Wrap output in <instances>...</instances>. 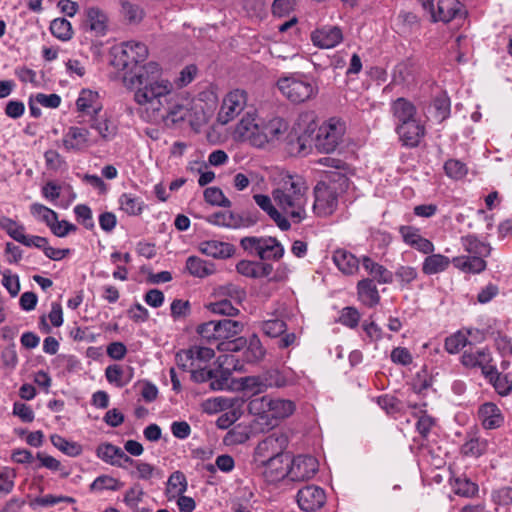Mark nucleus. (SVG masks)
Wrapping results in <instances>:
<instances>
[{
    "instance_id": "nucleus-1",
    "label": "nucleus",
    "mask_w": 512,
    "mask_h": 512,
    "mask_svg": "<svg viewBox=\"0 0 512 512\" xmlns=\"http://www.w3.org/2000/svg\"><path fill=\"white\" fill-rule=\"evenodd\" d=\"M160 68L155 62H149L142 66L139 72L132 76H123L126 86L133 88L137 86L134 94L135 101L139 105L146 106V111H151L150 120H156L163 107V99L170 93L171 84L169 81L159 79Z\"/></svg>"
},
{
    "instance_id": "nucleus-2",
    "label": "nucleus",
    "mask_w": 512,
    "mask_h": 512,
    "mask_svg": "<svg viewBox=\"0 0 512 512\" xmlns=\"http://www.w3.org/2000/svg\"><path fill=\"white\" fill-rule=\"evenodd\" d=\"M288 129L289 124L282 117L259 119L255 110H249L236 125L234 135L253 147L264 148L283 140Z\"/></svg>"
},
{
    "instance_id": "nucleus-3",
    "label": "nucleus",
    "mask_w": 512,
    "mask_h": 512,
    "mask_svg": "<svg viewBox=\"0 0 512 512\" xmlns=\"http://www.w3.org/2000/svg\"><path fill=\"white\" fill-rule=\"evenodd\" d=\"M308 187L302 177L287 175L283 177L272 196L280 212L294 223L302 222L306 214Z\"/></svg>"
},
{
    "instance_id": "nucleus-4",
    "label": "nucleus",
    "mask_w": 512,
    "mask_h": 512,
    "mask_svg": "<svg viewBox=\"0 0 512 512\" xmlns=\"http://www.w3.org/2000/svg\"><path fill=\"white\" fill-rule=\"evenodd\" d=\"M248 411L256 417V422L267 429L275 427L280 420L291 416L295 403L288 399L272 398L269 395L253 398L248 403Z\"/></svg>"
},
{
    "instance_id": "nucleus-5",
    "label": "nucleus",
    "mask_w": 512,
    "mask_h": 512,
    "mask_svg": "<svg viewBox=\"0 0 512 512\" xmlns=\"http://www.w3.org/2000/svg\"><path fill=\"white\" fill-rule=\"evenodd\" d=\"M148 48L144 43L128 41L112 49L111 64L119 70H124V76H132L139 72V63L146 60Z\"/></svg>"
},
{
    "instance_id": "nucleus-6",
    "label": "nucleus",
    "mask_w": 512,
    "mask_h": 512,
    "mask_svg": "<svg viewBox=\"0 0 512 512\" xmlns=\"http://www.w3.org/2000/svg\"><path fill=\"white\" fill-rule=\"evenodd\" d=\"M277 85L281 93L293 103H303L318 93L315 81L299 73L280 78Z\"/></svg>"
},
{
    "instance_id": "nucleus-7",
    "label": "nucleus",
    "mask_w": 512,
    "mask_h": 512,
    "mask_svg": "<svg viewBox=\"0 0 512 512\" xmlns=\"http://www.w3.org/2000/svg\"><path fill=\"white\" fill-rule=\"evenodd\" d=\"M244 348H246L244 356L249 363L260 362L266 355V349L257 334H252L248 339L241 336L232 341L218 344V351L220 352L235 353Z\"/></svg>"
},
{
    "instance_id": "nucleus-8",
    "label": "nucleus",
    "mask_w": 512,
    "mask_h": 512,
    "mask_svg": "<svg viewBox=\"0 0 512 512\" xmlns=\"http://www.w3.org/2000/svg\"><path fill=\"white\" fill-rule=\"evenodd\" d=\"M346 126L337 118H330L323 123L316 135L315 146L320 152L331 153L335 151L345 134Z\"/></svg>"
},
{
    "instance_id": "nucleus-9",
    "label": "nucleus",
    "mask_w": 512,
    "mask_h": 512,
    "mask_svg": "<svg viewBox=\"0 0 512 512\" xmlns=\"http://www.w3.org/2000/svg\"><path fill=\"white\" fill-rule=\"evenodd\" d=\"M240 245L245 251L256 254L262 260H278L284 254L283 246L272 237H244Z\"/></svg>"
},
{
    "instance_id": "nucleus-10",
    "label": "nucleus",
    "mask_w": 512,
    "mask_h": 512,
    "mask_svg": "<svg viewBox=\"0 0 512 512\" xmlns=\"http://www.w3.org/2000/svg\"><path fill=\"white\" fill-rule=\"evenodd\" d=\"M247 92L242 89H234L228 92L222 100L218 112L217 121L225 125L235 119L247 106Z\"/></svg>"
},
{
    "instance_id": "nucleus-11",
    "label": "nucleus",
    "mask_w": 512,
    "mask_h": 512,
    "mask_svg": "<svg viewBox=\"0 0 512 512\" xmlns=\"http://www.w3.org/2000/svg\"><path fill=\"white\" fill-rule=\"evenodd\" d=\"M288 439L283 434L273 433L260 441L255 450L253 459L257 467L263 463H267L272 458H275L286 449Z\"/></svg>"
},
{
    "instance_id": "nucleus-12",
    "label": "nucleus",
    "mask_w": 512,
    "mask_h": 512,
    "mask_svg": "<svg viewBox=\"0 0 512 512\" xmlns=\"http://www.w3.org/2000/svg\"><path fill=\"white\" fill-rule=\"evenodd\" d=\"M313 211L317 216L326 217L334 213L338 206L336 189L325 182H319L314 188Z\"/></svg>"
},
{
    "instance_id": "nucleus-13",
    "label": "nucleus",
    "mask_w": 512,
    "mask_h": 512,
    "mask_svg": "<svg viewBox=\"0 0 512 512\" xmlns=\"http://www.w3.org/2000/svg\"><path fill=\"white\" fill-rule=\"evenodd\" d=\"M217 103V95L211 87L199 91L196 102L194 101V126L206 124L213 116ZM194 132H197L196 127H194Z\"/></svg>"
},
{
    "instance_id": "nucleus-14",
    "label": "nucleus",
    "mask_w": 512,
    "mask_h": 512,
    "mask_svg": "<svg viewBox=\"0 0 512 512\" xmlns=\"http://www.w3.org/2000/svg\"><path fill=\"white\" fill-rule=\"evenodd\" d=\"M318 461L309 455H298L292 460L288 469V479L305 481L311 479L318 471Z\"/></svg>"
},
{
    "instance_id": "nucleus-15",
    "label": "nucleus",
    "mask_w": 512,
    "mask_h": 512,
    "mask_svg": "<svg viewBox=\"0 0 512 512\" xmlns=\"http://www.w3.org/2000/svg\"><path fill=\"white\" fill-rule=\"evenodd\" d=\"M299 508L305 512H314L326 503L325 491L316 485H306L296 495Z\"/></svg>"
},
{
    "instance_id": "nucleus-16",
    "label": "nucleus",
    "mask_w": 512,
    "mask_h": 512,
    "mask_svg": "<svg viewBox=\"0 0 512 512\" xmlns=\"http://www.w3.org/2000/svg\"><path fill=\"white\" fill-rule=\"evenodd\" d=\"M402 144L406 147H417L425 136V127L418 118L396 124L395 128Z\"/></svg>"
},
{
    "instance_id": "nucleus-17",
    "label": "nucleus",
    "mask_w": 512,
    "mask_h": 512,
    "mask_svg": "<svg viewBox=\"0 0 512 512\" xmlns=\"http://www.w3.org/2000/svg\"><path fill=\"white\" fill-rule=\"evenodd\" d=\"M461 362L465 367H479L485 376L495 373V366L492 364V356L488 349H470L463 353Z\"/></svg>"
},
{
    "instance_id": "nucleus-18",
    "label": "nucleus",
    "mask_w": 512,
    "mask_h": 512,
    "mask_svg": "<svg viewBox=\"0 0 512 512\" xmlns=\"http://www.w3.org/2000/svg\"><path fill=\"white\" fill-rule=\"evenodd\" d=\"M343 40V33L338 26H323L311 33L312 43L321 49L336 47Z\"/></svg>"
},
{
    "instance_id": "nucleus-19",
    "label": "nucleus",
    "mask_w": 512,
    "mask_h": 512,
    "mask_svg": "<svg viewBox=\"0 0 512 512\" xmlns=\"http://www.w3.org/2000/svg\"><path fill=\"white\" fill-rule=\"evenodd\" d=\"M89 135L88 129L71 126L63 136V146L67 151H83L91 144Z\"/></svg>"
},
{
    "instance_id": "nucleus-20",
    "label": "nucleus",
    "mask_w": 512,
    "mask_h": 512,
    "mask_svg": "<svg viewBox=\"0 0 512 512\" xmlns=\"http://www.w3.org/2000/svg\"><path fill=\"white\" fill-rule=\"evenodd\" d=\"M290 466V457L282 452L267 463H263L259 467L263 469L262 473L271 482L288 477V469Z\"/></svg>"
},
{
    "instance_id": "nucleus-21",
    "label": "nucleus",
    "mask_w": 512,
    "mask_h": 512,
    "mask_svg": "<svg viewBox=\"0 0 512 512\" xmlns=\"http://www.w3.org/2000/svg\"><path fill=\"white\" fill-rule=\"evenodd\" d=\"M463 14L462 4L458 0H438L437 9L434 7L429 16L433 22L448 23Z\"/></svg>"
},
{
    "instance_id": "nucleus-22",
    "label": "nucleus",
    "mask_w": 512,
    "mask_h": 512,
    "mask_svg": "<svg viewBox=\"0 0 512 512\" xmlns=\"http://www.w3.org/2000/svg\"><path fill=\"white\" fill-rule=\"evenodd\" d=\"M399 233L403 241L423 254H430L434 251L433 243L422 237L420 230L413 226H401Z\"/></svg>"
},
{
    "instance_id": "nucleus-23",
    "label": "nucleus",
    "mask_w": 512,
    "mask_h": 512,
    "mask_svg": "<svg viewBox=\"0 0 512 512\" xmlns=\"http://www.w3.org/2000/svg\"><path fill=\"white\" fill-rule=\"evenodd\" d=\"M209 222L230 228H247L254 224L250 217L240 216L231 211L216 212L209 216Z\"/></svg>"
},
{
    "instance_id": "nucleus-24",
    "label": "nucleus",
    "mask_w": 512,
    "mask_h": 512,
    "mask_svg": "<svg viewBox=\"0 0 512 512\" xmlns=\"http://www.w3.org/2000/svg\"><path fill=\"white\" fill-rule=\"evenodd\" d=\"M253 199L255 203L265 211L271 219L274 220L281 230L286 231L290 229L291 224L289 220L273 205L269 196L264 194H255Z\"/></svg>"
},
{
    "instance_id": "nucleus-25",
    "label": "nucleus",
    "mask_w": 512,
    "mask_h": 512,
    "mask_svg": "<svg viewBox=\"0 0 512 512\" xmlns=\"http://www.w3.org/2000/svg\"><path fill=\"white\" fill-rule=\"evenodd\" d=\"M266 389L283 388L295 383L294 372L290 369H270L263 373Z\"/></svg>"
},
{
    "instance_id": "nucleus-26",
    "label": "nucleus",
    "mask_w": 512,
    "mask_h": 512,
    "mask_svg": "<svg viewBox=\"0 0 512 512\" xmlns=\"http://www.w3.org/2000/svg\"><path fill=\"white\" fill-rule=\"evenodd\" d=\"M391 113L397 124L417 118V109L414 104L402 97L391 103Z\"/></svg>"
},
{
    "instance_id": "nucleus-27",
    "label": "nucleus",
    "mask_w": 512,
    "mask_h": 512,
    "mask_svg": "<svg viewBox=\"0 0 512 512\" xmlns=\"http://www.w3.org/2000/svg\"><path fill=\"white\" fill-rule=\"evenodd\" d=\"M244 400L238 397H213L204 400L200 407L204 413L216 414L221 411H225L233 405H243Z\"/></svg>"
},
{
    "instance_id": "nucleus-28",
    "label": "nucleus",
    "mask_w": 512,
    "mask_h": 512,
    "mask_svg": "<svg viewBox=\"0 0 512 512\" xmlns=\"http://www.w3.org/2000/svg\"><path fill=\"white\" fill-rule=\"evenodd\" d=\"M478 415L485 429H496L503 423L500 409L491 402L483 404L478 411Z\"/></svg>"
},
{
    "instance_id": "nucleus-29",
    "label": "nucleus",
    "mask_w": 512,
    "mask_h": 512,
    "mask_svg": "<svg viewBox=\"0 0 512 512\" xmlns=\"http://www.w3.org/2000/svg\"><path fill=\"white\" fill-rule=\"evenodd\" d=\"M76 106L79 111L91 116H97L102 109L98 93L87 89L81 91Z\"/></svg>"
},
{
    "instance_id": "nucleus-30",
    "label": "nucleus",
    "mask_w": 512,
    "mask_h": 512,
    "mask_svg": "<svg viewBox=\"0 0 512 512\" xmlns=\"http://www.w3.org/2000/svg\"><path fill=\"white\" fill-rule=\"evenodd\" d=\"M333 262L346 275H352L359 269V260L352 253L344 249L334 251Z\"/></svg>"
},
{
    "instance_id": "nucleus-31",
    "label": "nucleus",
    "mask_w": 512,
    "mask_h": 512,
    "mask_svg": "<svg viewBox=\"0 0 512 512\" xmlns=\"http://www.w3.org/2000/svg\"><path fill=\"white\" fill-rule=\"evenodd\" d=\"M358 298L368 307L377 305L380 301V295L372 279H363L357 284Z\"/></svg>"
},
{
    "instance_id": "nucleus-32",
    "label": "nucleus",
    "mask_w": 512,
    "mask_h": 512,
    "mask_svg": "<svg viewBox=\"0 0 512 512\" xmlns=\"http://www.w3.org/2000/svg\"><path fill=\"white\" fill-rule=\"evenodd\" d=\"M199 250L201 253L214 258H228L235 251L233 245L216 240L202 242L199 245Z\"/></svg>"
},
{
    "instance_id": "nucleus-33",
    "label": "nucleus",
    "mask_w": 512,
    "mask_h": 512,
    "mask_svg": "<svg viewBox=\"0 0 512 512\" xmlns=\"http://www.w3.org/2000/svg\"><path fill=\"white\" fill-rule=\"evenodd\" d=\"M194 381H210V388L212 390H225L231 388V381L228 378H221L217 373L211 369L199 368L194 370Z\"/></svg>"
},
{
    "instance_id": "nucleus-34",
    "label": "nucleus",
    "mask_w": 512,
    "mask_h": 512,
    "mask_svg": "<svg viewBox=\"0 0 512 512\" xmlns=\"http://www.w3.org/2000/svg\"><path fill=\"white\" fill-rule=\"evenodd\" d=\"M85 25L96 35H104L107 28V16L98 7H90L86 10Z\"/></svg>"
},
{
    "instance_id": "nucleus-35",
    "label": "nucleus",
    "mask_w": 512,
    "mask_h": 512,
    "mask_svg": "<svg viewBox=\"0 0 512 512\" xmlns=\"http://www.w3.org/2000/svg\"><path fill=\"white\" fill-rule=\"evenodd\" d=\"M188 487L186 476L181 471L173 472L166 483L165 494L168 500L181 496Z\"/></svg>"
},
{
    "instance_id": "nucleus-36",
    "label": "nucleus",
    "mask_w": 512,
    "mask_h": 512,
    "mask_svg": "<svg viewBox=\"0 0 512 512\" xmlns=\"http://www.w3.org/2000/svg\"><path fill=\"white\" fill-rule=\"evenodd\" d=\"M452 262L456 268L468 273H480L486 268V262L481 256H459Z\"/></svg>"
},
{
    "instance_id": "nucleus-37",
    "label": "nucleus",
    "mask_w": 512,
    "mask_h": 512,
    "mask_svg": "<svg viewBox=\"0 0 512 512\" xmlns=\"http://www.w3.org/2000/svg\"><path fill=\"white\" fill-rule=\"evenodd\" d=\"M363 268L373 276L380 284H389L393 281V273L384 266L374 262L371 258L365 256L362 259Z\"/></svg>"
},
{
    "instance_id": "nucleus-38",
    "label": "nucleus",
    "mask_w": 512,
    "mask_h": 512,
    "mask_svg": "<svg viewBox=\"0 0 512 512\" xmlns=\"http://www.w3.org/2000/svg\"><path fill=\"white\" fill-rule=\"evenodd\" d=\"M219 342L231 341L230 339L238 335L244 329V324L240 321L223 319L217 321Z\"/></svg>"
},
{
    "instance_id": "nucleus-39",
    "label": "nucleus",
    "mask_w": 512,
    "mask_h": 512,
    "mask_svg": "<svg viewBox=\"0 0 512 512\" xmlns=\"http://www.w3.org/2000/svg\"><path fill=\"white\" fill-rule=\"evenodd\" d=\"M450 264L448 257L441 254L427 256L422 265V271L426 275H433L445 271Z\"/></svg>"
},
{
    "instance_id": "nucleus-40",
    "label": "nucleus",
    "mask_w": 512,
    "mask_h": 512,
    "mask_svg": "<svg viewBox=\"0 0 512 512\" xmlns=\"http://www.w3.org/2000/svg\"><path fill=\"white\" fill-rule=\"evenodd\" d=\"M462 243L465 250L471 256H481L483 258L489 256L491 247L489 244L478 240L474 236H466L462 238Z\"/></svg>"
},
{
    "instance_id": "nucleus-41",
    "label": "nucleus",
    "mask_w": 512,
    "mask_h": 512,
    "mask_svg": "<svg viewBox=\"0 0 512 512\" xmlns=\"http://www.w3.org/2000/svg\"><path fill=\"white\" fill-rule=\"evenodd\" d=\"M431 113L434 119L441 123L450 115V100L445 95L437 96L431 104Z\"/></svg>"
},
{
    "instance_id": "nucleus-42",
    "label": "nucleus",
    "mask_w": 512,
    "mask_h": 512,
    "mask_svg": "<svg viewBox=\"0 0 512 512\" xmlns=\"http://www.w3.org/2000/svg\"><path fill=\"white\" fill-rule=\"evenodd\" d=\"M90 127L96 130L99 136L106 141L111 140L117 132L116 126L111 121L106 118L100 119L95 115L92 117Z\"/></svg>"
},
{
    "instance_id": "nucleus-43",
    "label": "nucleus",
    "mask_w": 512,
    "mask_h": 512,
    "mask_svg": "<svg viewBox=\"0 0 512 512\" xmlns=\"http://www.w3.org/2000/svg\"><path fill=\"white\" fill-rule=\"evenodd\" d=\"M197 333L202 341L207 342L210 345H215V347L218 349L219 338H218V327H217V321L212 320L208 321L206 323H203L198 326ZM222 341L221 343H223Z\"/></svg>"
},
{
    "instance_id": "nucleus-44",
    "label": "nucleus",
    "mask_w": 512,
    "mask_h": 512,
    "mask_svg": "<svg viewBox=\"0 0 512 512\" xmlns=\"http://www.w3.org/2000/svg\"><path fill=\"white\" fill-rule=\"evenodd\" d=\"M492 382L495 390L501 396H507L512 391V379L509 374H502L495 368V373L487 376Z\"/></svg>"
},
{
    "instance_id": "nucleus-45",
    "label": "nucleus",
    "mask_w": 512,
    "mask_h": 512,
    "mask_svg": "<svg viewBox=\"0 0 512 512\" xmlns=\"http://www.w3.org/2000/svg\"><path fill=\"white\" fill-rule=\"evenodd\" d=\"M455 494L463 497H473L478 492V486L466 477H456L451 482Z\"/></svg>"
},
{
    "instance_id": "nucleus-46",
    "label": "nucleus",
    "mask_w": 512,
    "mask_h": 512,
    "mask_svg": "<svg viewBox=\"0 0 512 512\" xmlns=\"http://www.w3.org/2000/svg\"><path fill=\"white\" fill-rule=\"evenodd\" d=\"M30 212L33 216L42 220L51 230L52 226L58 221V214L55 211L39 203L32 204Z\"/></svg>"
},
{
    "instance_id": "nucleus-47",
    "label": "nucleus",
    "mask_w": 512,
    "mask_h": 512,
    "mask_svg": "<svg viewBox=\"0 0 512 512\" xmlns=\"http://www.w3.org/2000/svg\"><path fill=\"white\" fill-rule=\"evenodd\" d=\"M50 440L57 449L68 456L75 457L82 453V448L78 443L70 442L60 435L53 434L50 436Z\"/></svg>"
},
{
    "instance_id": "nucleus-48",
    "label": "nucleus",
    "mask_w": 512,
    "mask_h": 512,
    "mask_svg": "<svg viewBox=\"0 0 512 512\" xmlns=\"http://www.w3.org/2000/svg\"><path fill=\"white\" fill-rule=\"evenodd\" d=\"M50 31L56 38L67 41L72 38L71 23L65 18H56L50 24Z\"/></svg>"
},
{
    "instance_id": "nucleus-49",
    "label": "nucleus",
    "mask_w": 512,
    "mask_h": 512,
    "mask_svg": "<svg viewBox=\"0 0 512 512\" xmlns=\"http://www.w3.org/2000/svg\"><path fill=\"white\" fill-rule=\"evenodd\" d=\"M0 228L6 231V233L17 242L21 241V238L24 239V225L16 222L15 220L9 217H0Z\"/></svg>"
},
{
    "instance_id": "nucleus-50",
    "label": "nucleus",
    "mask_w": 512,
    "mask_h": 512,
    "mask_svg": "<svg viewBox=\"0 0 512 512\" xmlns=\"http://www.w3.org/2000/svg\"><path fill=\"white\" fill-rule=\"evenodd\" d=\"M119 204L121 209L129 215H138L144 208V203L130 193L122 194L119 198Z\"/></svg>"
},
{
    "instance_id": "nucleus-51",
    "label": "nucleus",
    "mask_w": 512,
    "mask_h": 512,
    "mask_svg": "<svg viewBox=\"0 0 512 512\" xmlns=\"http://www.w3.org/2000/svg\"><path fill=\"white\" fill-rule=\"evenodd\" d=\"M217 361L219 369L214 372L221 378H228V381H231L232 371L240 369L234 356L232 354H223L218 357Z\"/></svg>"
},
{
    "instance_id": "nucleus-52",
    "label": "nucleus",
    "mask_w": 512,
    "mask_h": 512,
    "mask_svg": "<svg viewBox=\"0 0 512 512\" xmlns=\"http://www.w3.org/2000/svg\"><path fill=\"white\" fill-rule=\"evenodd\" d=\"M261 331L268 337H280L286 332L287 325L282 319H270L260 324Z\"/></svg>"
},
{
    "instance_id": "nucleus-53",
    "label": "nucleus",
    "mask_w": 512,
    "mask_h": 512,
    "mask_svg": "<svg viewBox=\"0 0 512 512\" xmlns=\"http://www.w3.org/2000/svg\"><path fill=\"white\" fill-rule=\"evenodd\" d=\"M123 486V483L119 480L109 476V475H101L98 476L90 485V490H110V491H117L121 489Z\"/></svg>"
},
{
    "instance_id": "nucleus-54",
    "label": "nucleus",
    "mask_w": 512,
    "mask_h": 512,
    "mask_svg": "<svg viewBox=\"0 0 512 512\" xmlns=\"http://www.w3.org/2000/svg\"><path fill=\"white\" fill-rule=\"evenodd\" d=\"M444 170L446 175L454 180H461L468 173L466 164L457 159H449L446 161L444 164Z\"/></svg>"
},
{
    "instance_id": "nucleus-55",
    "label": "nucleus",
    "mask_w": 512,
    "mask_h": 512,
    "mask_svg": "<svg viewBox=\"0 0 512 512\" xmlns=\"http://www.w3.org/2000/svg\"><path fill=\"white\" fill-rule=\"evenodd\" d=\"M205 201L214 206L230 207L231 202L218 187H208L203 192Z\"/></svg>"
},
{
    "instance_id": "nucleus-56",
    "label": "nucleus",
    "mask_w": 512,
    "mask_h": 512,
    "mask_svg": "<svg viewBox=\"0 0 512 512\" xmlns=\"http://www.w3.org/2000/svg\"><path fill=\"white\" fill-rule=\"evenodd\" d=\"M219 293L226 297L225 299L231 300L236 305H240L246 298V292L238 285L228 283L219 288Z\"/></svg>"
},
{
    "instance_id": "nucleus-57",
    "label": "nucleus",
    "mask_w": 512,
    "mask_h": 512,
    "mask_svg": "<svg viewBox=\"0 0 512 512\" xmlns=\"http://www.w3.org/2000/svg\"><path fill=\"white\" fill-rule=\"evenodd\" d=\"M208 309L215 314L229 317L236 316L239 313V309L236 307V304L228 299H222L217 302L210 303Z\"/></svg>"
},
{
    "instance_id": "nucleus-58",
    "label": "nucleus",
    "mask_w": 512,
    "mask_h": 512,
    "mask_svg": "<svg viewBox=\"0 0 512 512\" xmlns=\"http://www.w3.org/2000/svg\"><path fill=\"white\" fill-rule=\"evenodd\" d=\"M240 385L242 389L251 391L253 394H260L267 390L263 374L243 377L240 379Z\"/></svg>"
},
{
    "instance_id": "nucleus-59",
    "label": "nucleus",
    "mask_w": 512,
    "mask_h": 512,
    "mask_svg": "<svg viewBox=\"0 0 512 512\" xmlns=\"http://www.w3.org/2000/svg\"><path fill=\"white\" fill-rule=\"evenodd\" d=\"M243 405H233L229 407L227 412L223 413L216 421L217 426L221 429H227L236 422L242 415Z\"/></svg>"
},
{
    "instance_id": "nucleus-60",
    "label": "nucleus",
    "mask_w": 512,
    "mask_h": 512,
    "mask_svg": "<svg viewBox=\"0 0 512 512\" xmlns=\"http://www.w3.org/2000/svg\"><path fill=\"white\" fill-rule=\"evenodd\" d=\"M487 450V441L473 438L462 446V453L466 456L479 457Z\"/></svg>"
},
{
    "instance_id": "nucleus-61",
    "label": "nucleus",
    "mask_w": 512,
    "mask_h": 512,
    "mask_svg": "<svg viewBox=\"0 0 512 512\" xmlns=\"http://www.w3.org/2000/svg\"><path fill=\"white\" fill-rule=\"evenodd\" d=\"M467 342L468 339L466 334L458 331L446 338L445 349L450 354H456L466 346Z\"/></svg>"
},
{
    "instance_id": "nucleus-62",
    "label": "nucleus",
    "mask_w": 512,
    "mask_h": 512,
    "mask_svg": "<svg viewBox=\"0 0 512 512\" xmlns=\"http://www.w3.org/2000/svg\"><path fill=\"white\" fill-rule=\"evenodd\" d=\"M122 14L129 23H138L144 16L143 9L136 4L130 3L129 1H122Z\"/></svg>"
},
{
    "instance_id": "nucleus-63",
    "label": "nucleus",
    "mask_w": 512,
    "mask_h": 512,
    "mask_svg": "<svg viewBox=\"0 0 512 512\" xmlns=\"http://www.w3.org/2000/svg\"><path fill=\"white\" fill-rule=\"evenodd\" d=\"M115 447V445L110 443L101 444L97 447L96 454L106 463L125 468V465L120 460L114 458Z\"/></svg>"
},
{
    "instance_id": "nucleus-64",
    "label": "nucleus",
    "mask_w": 512,
    "mask_h": 512,
    "mask_svg": "<svg viewBox=\"0 0 512 512\" xmlns=\"http://www.w3.org/2000/svg\"><path fill=\"white\" fill-rule=\"evenodd\" d=\"M492 502L497 506H508L512 504V487H501L491 494Z\"/></svg>"
}]
</instances>
